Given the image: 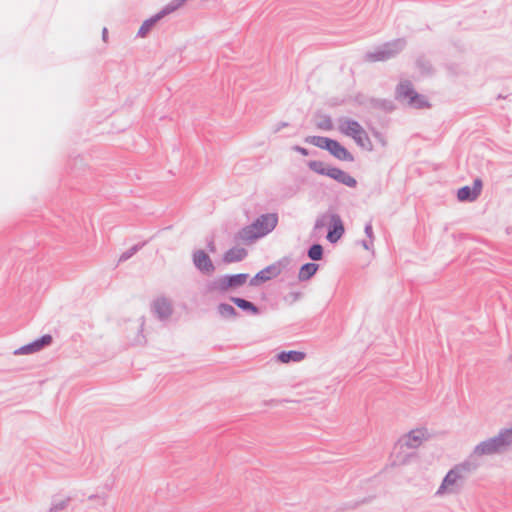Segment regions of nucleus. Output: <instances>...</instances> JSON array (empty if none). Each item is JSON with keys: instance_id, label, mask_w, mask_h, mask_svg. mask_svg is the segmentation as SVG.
Instances as JSON below:
<instances>
[{"instance_id": "nucleus-1", "label": "nucleus", "mask_w": 512, "mask_h": 512, "mask_svg": "<svg viewBox=\"0 0 512 512\" xmlns=\"http://www.w3.org/2000/svg\"><path fill=\"white\" fill-rule=\"evenodd\" d=\"M478 467L479 464L471 459H465L455 464L442 479L435 496L442 498L460 494L466 485L467 479Z\"/></svg>"}, {"instance_id": "nucleus-2", "label": "nucleus", "mask_w": 512, "mask_h": 512, "mask_svg": "<svg viewBox=\"0 0 512 512\" xmlns=\"http://www.w3.org/2000/svg\"><path fill=\"white\" fill-rule=\"evenodd\" d=\"M512 448V426L502 428L492 437L480 441L474 446L467 459L474 462L484 457L502 455Z\"/></svg>"}, {"instance_id": "nucleus-3", "label": "nucleus", "mask_w": 512, "mask_h": 512, "mask_svg": "<svg viewBox=\"0 0 512 512\" xmlns=\"http://www.w3.org/2000/svg\"><path fill=\"white\" fill-rule=\"evenodd\" d=\"M278 223V216L275 213H268L259 216L253 223L242 228L236 238L245 243H251L272 232Z\"/></svg>"}, {"instance_id": "nucleus-4", "label": "nucleus", "mask_w": 512, "mask_h": 512, "mask_svg": "<svg viewBox=\"0 0 512 512\" xmlns=\"http://www.w3.org/2000/svg\"><path fill=\"white\" fill-rule=\"evenodd\" d=\"M338 131L354 140V142L361 148L371 151L373 148L372 142L366 130L356 120L349 117H341L337 120Z\"/></svg>"}, {"instance_id": "nucleus-5", "label": "nucleus", "mask_w": 512, "mask_h": 512, "mask_svg": "<svg viewBox=\"0 0 512 512\" xmlns=\"http://www.w3.org/2000/svg\"><path fill=\"white\" fill-rule=\"evenodd\" d=\"M405 46L406 41L404 39H396L367 52L364 59L368 62L386 61L398 55Z\"/></svg>"}, {"instance_id": "nucleus-6", "label": "nucleus", "mask_w": 512, "mask_h": 512, "mask_svg": "<svg viewBox=\"0 0 512 512\" xmlns=\"http://www.w3.org/2000/svg\"><path fill=\"white\" fill-rule=\"evenodd\" d=\"M396 98L413 108L428 107V102L423 95L418 94L410 81H401L396 88Z\"/></svg>"}, {"instance_id": "nucleus-7", "label": "nucleus", "mask_w": 512, "mask_h": 512, "mask_svg": "<svg viewBox=\"0 0 512 512\" xmlns=\"http://www.w3.org/2000/svg\"><path fill=\"white\" fill-rule=\"evenodd\" d=\"M248 278L249 275L246 273L223 275L211 281L208 287L210 291L224 293L243 286L247 282Z\"/></svg>"}, {"instance_id": "nucleus-8", "label": "nucleus", "mask_w": 512, "mask_h": 512, "mask_svg": "<svg viewBox=\"0 0 512 512\" xmlns=\"http://www.w3.org/2000/svg\"><path fill=\"white\" fill-rule=\"evenodd\" d=\"M428 438V432L424 428H417L411 430L406 435L402 436L398 441V448L400 449H416L423 441Z\"/></svg>"}, {"instance_id": "nucleus-9", "label": "nucleus", "mask_w": 512, "mask_h": 512, "mask_svg": "<svg viewBox=\"0 0 512 512\" xmlns=\"http://www.w3.org/2000/svg\"><path fill=\"white\" fill-rule=\"evenodd\" d=\"M192 261L195 268L203 275L209 276L215 272V265L204 250H195L192 254Z\"/></svg>"}, {"instance_id": "nucleus-10", "label": "nucleus", "mask_w": 512, "mask_h": 512, "mask_svg": "<svg viewBox=\"0 0 512 512\" xmlns=\"http://www.w3.org/2000/svg\"><path fill=\"white\" fill-rule=\"evenodd\" d=\"M52 343L51 335H43L39 339L24 345L14 351L15 355H29L41 351Z\"/></svg>"}, {"instance_id": "nucleus-11", "label": "nucleus", "mask_w": 512, "mask_h": 512, "mask_svg": "<svg viewBox=\"0 0 512 512\" xmlns=\"http://www.w3.org/2000/svg\"><path fill=\"white\" fill-rule=\"evenodd\" d=\"M481 189L482 181L480 179H475L473 187L464 186L458 190L457 198L461 202H473L479 197Z\"/></svg>"}, {"instance_id": "nucleus-12", "label": "nucleus", "mask_w": 512, "mask_h": 512, "mask_svg": "<svg viewBox=\"0 0 512 512\" xmlns=\"http://www.w3.org/2000/svg\"><path fill=\"white\" fill-rule=\"evenodd\" d=\"M152 309L160 320L168 319L173 312L171 301L165 297H159L154 300Z\"/></svg>"}, {"instance_id": "nucleus-13", "label": "nucleus", "mask_w": 512, "mask_h": 512, "mask_svg": "<svg viewBox=\"0 0 512 512\" xmlns=\"http://www.w3.org/2000/svg\"><path fill=\"white\" fill-rule=\"evenodd\" d=\"M281 270L277 265H270L259 271L251 280V286H257L260 282H266L280 274Z\"/></svg>"}, {"instance_id": "nucleus-14", "label": "nucleus", "mask_w": 512, "mask_h": 512, "mask_svg": "<svg viewBox=\"0 0 512 512\" xmlns=\"http://www.w3.org/2000/svg\"><path fill=\"white\" fill-rule=\"evenodd\" d=\"M327 151L330 152L331 155H333L335 158L341 161H348L352 162L354 161L353 155L338 141L331 140Z\"/></svg>"}, {"instance_id": "nucleus-15", "label": "nucleus", "mask_w": 512, "mask_h": 512, "mask_svg": "<svg viewBox=\"0 0 512 512\" xmlns=\"http://www.w3.org/2000/svg\"><path fill=\"white\" fill-rule=\"evenodd\" d=\"M328 177L350 188H354L357 185V181L354 177L336 167L331 168L330 172L328 173Z\"/></svg>"}, {"instance_id": "nucleus-16", "label": "nucleus", "mask_w": 512, "mask_h": 512, "mask_svg": "<svg viewBox=\"0 0 512 512\" xmlns=\"http://www.w3.org/2000/svg\"><path fill=\"white\" fill-rule=\"evenodd\" d=\"M345 229L341 217L339 216L330 226L327 234V240L330 243H336L344 234Z\"/></svg>"}, {"instance_id": "nucleus-17", "label": "nucleus", "mask_w": 512, "mask_h": 512, "mask_svg": "<svg viewBox=\"0 0 512 512\" xmlns=\"http://www.w3.org/2000/svg\"><path fill=\"white\" fill-rule=\"evenodd\" d=\"M306 354L301 351H282L277 354L276 358L281 363H290V362H301L305 359Z\"/></svg>"}, {"instance_id": "nucleus-18", "label": "nucleus", "mask_w": 512, "mask_h": 512, "mask_svg": "<svg viewBox=\"0 0 512 512\" xmlns=\"http://www.w3.org/2000/svg\"><path fill=\"white\" fill-rule=\"evenodd\" d=\"M247 256L246 249L242 247H233L225 252L223 261L225 263H234L243 260Z\"/></svg>"}, {"instance_id": "nucleus-19", "label": "nucleus", "mask_w": 512, "mask_h": 512, "mask_svg": "<svg viewBox=\"0 0 512 512\" xmlns=\"http://www.w3.org/2000/svg\"><path fill=\"white\" fill-rule=\"evenodd\" d=\"M338 217L339 215L333 212L323 213L317 217L314 229L320 230L328 225L331 226Z\"/></svg>"}, {"instance_id": "nucleus-20", "label": "nucleus", "mask_w": 512, "mask_h": 512, "mask_svg": "<svg viewBox=\"0 0 512 512\" xmlns=\"http://www.w3.org/2000/svg\"><path fill=\"white\" fill-rule=\"evenodd\" d=\"M230 300L240 309L249 312L253 315L260 313V310L252 302L239 297H231Z\"/></svg>"}, {"instance_id": "nucleus-21", "label": "nucleus", "mask_w": 512, "mask_h": 512, "mask_svg": "<svg viewBox=\"0 0 512 512\" xmlns=\"http://www.w3.org/2000/svg\"><path fill=\"white\" fill-rule=\"evenodd\" d=\"M318 268L319 266L315 263H306L302 265L298 273V279L300 281L309 280L316 274Z\"/></svg>"}, {"instance_id": "nucleus-22", "label": "nucleus", "mask_w": 512, "mask_h": 512, "mask_svg": "<svg viewBox=\"0 0 512 512\" xmlns=\"http://www.w3.org/2000/svg\"><path fill=\"white\" fill-rule=\"evenodd\" d=\"M410 457H411V454L406 453L404 451V449L398 448V443H397L394 448V452L392 454V465L393 466L405 465L409 462Z\"/></svg>"}, {"instance_id": "nucleus-23", "label": "nucleus", "mask_w": 512, "mask_h": 512, "mask_svg": "<svg viewBox=\"0 0 512 512\" xmlns=\"http://www.w3.org/2000/svg\"><path fill=\"white\" fill-rule=\"evenodd\" d=\"M161 15L156 14L155 16L145 20L141 27L138 30V36L139 37H146L147 34L150 32V30L153 28V26L161 19Z\"/></svg>"}, {"instance_id": "nucleus-24", "label": "nucleus", "mask_w": 512, "mask_h": 512, "mask_svg": "<svg viewBox=\"0 0 512 512\" xmlns=\"http://www.w3.org/2000/svg\"><path fill=\"white\" fill-rule=\"evenodd\" d=\"M70 497H59L52 500L49 512H62L70 503Z\"/></svg>"}, {"instance_id": "nucleus-25", "label": "nucleus", "mask_w": 512, "mask_h": 512, "mask_svg": "<svg viewBox=\"0 0 512 512\" xmlns=\"http://www.w3.org/2000/svg\"><path fill=\"white\" fill-rule=\"evenodd\" d=\"M308 167L314 171L317 174L328 176V173L330 172L331 168L330 166L325 165L322 161H309Z\"/></svg>"}, {"instance_id": "nucleus-26", "label": "nucleus", "mask_w": 512, "mask_h": 512, "mask_svg": "<svg viewBox=\"0 0 512 512\" xmlns=\"http://www.w3.org/2000/svg\"><path fill=\"white\" fill-rule=\"evenodd\" d=\"M332 139L322 136H309L305 139L307 143L317 146L321 149L327 150Z\"/></svg>"}, {"instance_id": "nucleus-27", "label": "nucleus", "mask_w": 512, "mask_h": 512, "mask_svg": "<svg viewBox=\"0 0 512 512\" xmlns=\"http://www.w3.org/2000/svg\"><path fill=\"white\" fill-rule=\"evenodd\" d=\"M217 310H218V313L223 318H236L238 316L236 309L232 305L227 304V303L219 304L217 307Z\"/></svg>"}, {"instance_id": "nucleus-28", "label": "nucleus", "mask_w": 512, "mask_h": 512, "mask_svg": "<svg viewBox=\"0 0 512 512\" xmlns=\"http://www.w3.org/2000/svg\"><path fill=\"white\" fill-rule=\"evenodd\" d=\"M185 0H173L167 4L160 12L159 15L163 18L165 15L177 10L184 4Z\"/></svg>"}, {"instance_id": "nucleus-29", "label": "nucleus", "mask_w": 512, "mask_h": 512, "mask_svg": "<svg viewBox=\"0 0 512 512\" xmlns=\"http://www.w3.org/2000/svg\"><path fill=\"white\" fill-rule=\"evenodd\" d=\"M308 257L314 261L321 260L323 257V247L320 244H313L308 250Z\"/></svg>"}, {"instance_id": "nucleus-30", "label": "nucleus", "mask_w": 512, "mask_h": 512, "mask_svg": "<svg viewBox=\"0 0 512 512\" xmlns=\"http://www.w3.org/2000/svg\"><path fill=\"white\" fill-rule=\"evenodd\" d=\"M316 125L318 128L325 131H329L333 128L331 118L325 115L319 117V120L317 121Z\"/></svg>"}, {"instance_id": "nucleus-31", "label": "nucleus", "mask_w": 512, "mask_h": 512, "mask_svg": "<svg viewBox=\"0 0 512 512\" xmlns=\"http://www.w3.org/2000/svg\"><path fill=\"white\" fill-rule=\"evenodd\" d=\"M144 324H145L144 318H140L138 326H137V328L139 329V334L134 339V344L135 345H142V344H144L146 342L145 337L142 334Z\"/></svg>"}, {"instance_id": "nucleus-32", "label": "nucleus", "mask_w": 512, "mask_h": 512, "mask_svg": "<svg viewBox=\"0 0 512 512\" xmlns=\"http://www.w3.org/2000/svg\"><path fill=\"white\" fill-rule=\"evenodd\" d=\"M140 247H141L140 245H134L127 251L123 252L119 258V261L124 262V261L128 260L129 258H131L140 249Z\"/></svg>"}, {"instance_id": "nucleus-33", "label": "nucleus", "mask_w": 512, "mask_h": 512, "mask_svg": "<svg viewBox=\"0 0 512 512\" xmlns=\"http://www.w3.org/2000/svg\"><path fill=\"white\" fill-rule=\"evenodd\" d=\"M108 495L105 493L102 494H92L88 497V500H99L101 505H106Z\"/></svg>"}, {"instance_id": "nucleus-34", "label": "nucleus", "mask_w": 512, "mask_h": 512, "mask_svg": "<svg viewBox=\"0 0 512 512\" xmlns=\"http://www.w3.org/2000/svg\"><path fill=\"white\" fill-rule=\"evenodd\" d=\"M365 234L367 236L368 239H370L371 241H374V233H373V228H372V223L371 222H368L366 225H365Z\"/></svg>"}, {"instance_id": "nucleus-35", "label": "nucleus", "mask_w": 512, "mask_h": 512, "mask_svg": "<svg viewBox=\"0 0 512 512\" xmlns=\"http://www.w3.org/2000/svg\"><path fill=\"white\" fill-rule=\"evenodd\" d=\"M373 242H374V241H371L370 239H368V240H362V241H361V245H362V247H363L365 250L370 251V250H372V248H373Z\"/></svg>"}, {"instance_id": "nucleus-36", "label": "nucleus", "mask_w": 512, "mask_h": 512, "mask_svg": "<svg viewBox=\"0 0 512 512\" xmlns=\"http://www.w3.org/2000/svg\"><path fill=\"white\" fill-rule=\"evenodd\" d=\"M293 150L296 152H299L303 156H307L309 154L308 150L306 148H303L301 146H294Z\"/></svg>"}, {"instance_id": "nucleus-37", "label": "nucleus", "mask_w": 512, "mask_h": 512, "mask_svg": "<svg viewBox=\"0 0 512 512\" xmlns=\"http://www.w3.org/2000/svg\"><path fill=\"white\" fill-rule=\"evenodd\" d=\"M288 124L286 122H280L278 124L275 125V127L273 128V132L274 133H277L279 132L282 128L286 127Z\"/></svg>"}, {"instance_id": "nucleus-38", "label": "nucleus", "mask_w": 512, "mask_h": 512, "mask_svg": "<svg viewBox=\"0 0 512 512\" xmlns=\"http://www.w3.org/2000/svg\"><path fill=\"white\" fill-rule=\"evenodd\" d=\"M208 249H209V251H210V252H212V253H214V252H215L216 248H215V244H214V242H213V241H210V242L208 243Z\"/></svg>"}, {"instance_id": "nucleus-39", "label": "nucleus", "mask_w": 512, "mask_h": 512, "mask_svg": "<svg viewBox=\"0 0 512 512\" xmlns=\"http://www.w3.org/2000/svg\"><path fill=\"white\" fill-rule=\"evenodd\" d=\"M107 33H108L107 29H106V28H104V29H103V31H102V36H103V40H104V41L106 40Z\"/></svg>"}, {"instance_id": "nucleus-40", "label": "nucleus", "mask_w": 512, "mask_h": 512, "mask_svg": "<svg viewBox=\"0 0 512 512\" xmlns=\"http://www.w3.org/2000/svg\"><path fill=\"white\" fill-rule=\"evenodd\" d=\"M511 359H512V355H511Z\"/></svg>"}]
</instances>
